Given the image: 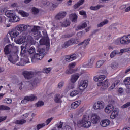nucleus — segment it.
<instances>
[{
  "label": "nucleus",
  "mask_w": 130,
  "mask_h": 130,
  "mask_svg": "<svg viewBox=\"0 0 130 130\" xmlns=\"http://www.w3.org/2000/svg\"><path fill=\"white\" fill-rule=\"evenodd\" d=\"M24 77L27 80H30L31 86H35L40 82V78L38 77L37 73L33 71H24L23 72Z\"/></svg>",
  "instance_id": "f257e3e1"
},
{
  "label": "nucleus",
  "mask_w": 130,
  "mask_h": 130,
  "mask_svg": "<svg viewBox=\"0 0 130 130\" xmlns=\"http://www.w3.org/2000/svg\"><path fill=\"white\" fill-rule=\"evenodd\" d=\"M91 122L90 121V117L89 115H84L83 116L82 119L78 121L77 122V125L79 127H85V128H88L91 126Z\"/></svg>",
  "instance_id": "f03ea898"
},
{
  "label": "nucleus",
  "mask_w": 130,
  "mask_h": 130,
  "mask_svg": "<svg viewBox=\"0 0 130 130\" xmlns=\"http://www.w3.org/2000/svg\"><path fill=\"white\" fill-rule=\"evenodd\" d=\"M105 79V75H100L98 78L99 83L98 86L100 87V90H105L109 87V83H108V80H106L104 82H102L103 80Z\"/></svg>",
  "instance_id": "7ed1b4c3"
},
{
  "label": "nucleus",
  "mask_w": 130,
  "mask_h": 130,
  "mask_svg": "<svg viewBox=\"0 0 130 130\" xmlns=\"http://www.w3.org/2000/svg\"><path fill=\"white\" fill-rule=\"evenodd\" d=\"M40 30V27L36 26H34L33 28L31 29V31L34 35H35L34 37L36 40H38L39 39L42 38V36L40 34V31H39Z\"/></svg>",
  "instance_id": "20e7f679"
},
{
  "label": "nucleus",
  "mask_w": 130,
  "mask_h": 130,
  "mask_svg": "<svg viewBox=\"0 0 130 130\" xmlns=\"http://www.w3.org/2000/svg\"><path fill=\"white\" fill-rule=\"evenodd\" d=\"M8 60L12 63H16V62L19 61L18 52H12L11 55L8 56Z\"/></svg>",
  "instance_id": "39448f33"
},
{
  "label": "nucleus",
  "mask_w": 130,
  "mask_h": 130,
  "mask_svg": "<svg viewBox=\"0 0 130 130\" xmlns=\"http://www.w3.org/2000/svg\"><path fill=\"white\" fill-rule=\"evenodd\" d=\"M31 27H32L31 25H29L28 24H21L17 25L16 29L17 31H19V32H21L22 33V32H26V31H27V29H29V28L31 29Z\"/></svg>",
  "instance_id": "423d86ee"
},
{
  "label": "nucleus",
  "mask_w": 130,
  "mask_h": 130,
  "mask_svg": "<svg viewBox=\"0 0 130 130\" xmlns=\"http://www.w3.org/2000/svg\"><path fill=\"white\" fill-rule=\"evenodd\" d=\"M109 105L105 108V112L108 114L110 113L111 111H113V109H114L113 104H114L115 102L113 100H111L109 102Z\"/></svg>",
  "instance_id": "0eeeda50"
},
{
  "label": "nucleus",
  "mask_w": 130,
  "mask_h": 130,
  "mask_svg": "<svg viewBox=\"0 0 130 130\" xmlns=\"http://www.w3.org/2000/svg\"><path fill=\"white\" fill-rule=\"evenodd\" d=\"M88 80H82L78 83V88L81 91H84L88 87Z\"/></svg>",
  "instance_id": "6e6552de"
},
{
  "label": "nucleus",
  "mask_w": 130,
  "mask_h": 130,
  "mask_svg": "<svg viewBox=\"0 0 130 130\" xmlns=\"http://www.w3.org/2000/svg\"><path fill=\"white\" fill-rule=\"evenodd\" d=\"M79 41L78 40H75V39H71L66 42H65L63 45H62V48H67L71 45H73L74 43H78Z\"/></svg>",
  "instance_id": "1a4fd4ad"
},
{
  "label": "nucleus",
  "mask_w": 130,
  "mask_h": 130,
  "mask_svg": "<svg viewBox=\"0 0 130 130\" xmlns=\"http://www.w3.org/2000/svg\"><path fill=\"white\" fill-rule=\"evenodd\" d=\"M15 46L14 43L6 46L4 49L5 54H10L12 52L13 49L15 48Z\"/></svg>",
  "instance_id": "9d476101"
},
{
  "label": "nucleus",
  "mask_w": 130,
  "mask_h": 130,
  "mask_svg": "<svg viewBox=\"0 0 130 130\" xmlns=\"http://www.w3.org/2000/svg\"><path fill=\"white\" fill-rule=\"evenodd\" d=\"M44 57V54H39V53H36L31 57L32 61H35V60H40Z\"/></svg>",
  "instance_id": "9b49d317"
},
{
  "label": "nucleus",
  "mask_w": 130,
  "mask_h": 130,
  "mask_svg": "<svg viewBox=\"0 0 130 130\" xmlns=\"http://www.w3.org/2000/svg\"><path fill=\"white\" fill-rule=\"evenodd\" d=\"M95 57H92L88 60V62L86 64H84L83 66V68H93V64L94 63V61H95Z\"/></svg>",
  "instance_id": "f8f14e48"
},
{
  "label": "nucleus",
  "mask_w": 130,
  "mask_h": 130,
  "mask_svg": "<svg viewBox=\"0 0 130 130\" xmlns=\"http://www.w3.org/2000/svg\"><path fill=\"white\" fill-rule=\"evenodd\" d=\"M25 41H26V36L21 35L16 40V42L17 44H23Z\"/></svg>",
  "instance_id": "ddd939ff"
},
{
  "label": "nucleus",
  "mask_w": 130,
  "mask_h": 130,
  "mask_svg": "<svg viewBox=\"0 0 130 130\" xmlns=\"http://www.w3.org/2000/svg\"><path fill=\"white\" fill-rule=\"evenodd\" d=\"M66 16H67V12L66 11H61L55 16V18L57 20H61L63 19Z\"/></svg>",
  "instance_id": "4468645a"
},
{
  "label": "nucleus",
  "mask_w": 130,
  "mask_h": 130,
  "mask_svg": "<svg viewBox=\"0 0 130 130\" xmlns=\"http://www.w3.org/2000/svg\"><path fill=\"white\" fill-rule=\"evenodd\" d=\"M19 21H20V17L15 15V14L11 18H9V22H10V23H16L17 22H19Z\"/></svg>",
  "instance_id": "2eb2a0df"
},
{
  "label": "nucleus",
  "mask_w": 130,
  "mask_h": 130,
  "mask_svg": "<svg viewBox=\"0 0 130 130\" xmlns=\"http://www.w3.org/2000/svg\"><path fill=\"white\" fill-rule=\"evenodd\" d=\"M69 19L73 23H77V20H78V15L77 14L74 13L69 15Z\"/></svg>",
  "instance_id": "dca6fc26"
},
{
  "label": "nucleus",
  "mask_w": 130,
  "mask_h": 130,
  "mask_svg": "<svg viewBox=\"0 0 130 130\" xmlns=\"http://www.w3.org/2000/svg\"><path fill=\"white\" fill-rule=\"evenodd\" d=\"M9 35H10L11 38H15V37H17L20 35V32L16 29H13L9 32Z\"/></svg>",
  "instance_id": "f3484780"
},
{
  "label": "nucleus",
  "mask_w": 130,
  "mask_h": 130,
  "mask_svg": "<svg viewBox=\"0 0 130 130\" xmlns=\"http://www.w3.org/2000/svg\"><path fill=\"white\" fill-rule=\"evenodd\" d=\"M77 58V56L76 54H74L70 56H65V60L66 61H73V60H75Z\"/></svg>",
  "instance_id": "a211bd4d"
},
{
  "label": "nucleus",
  "mask_w": 130,
  "mask_h": 130,
  "mask_svg": "<svg viewBox=\"0 0 130 130\" xmlns=\"http://www.w3.org/2000/svg\"><path fill=\"white\" fill-rule=\"evenodd\" d=\"M118 112H119L118 109H115L111 113V114L110 115V118H111L112 119H114V118L117 117V116L118 115Z\"/></svg>",
  "instance_id": "6ab92c4d"
},
{
  "label": "nucleus",
  "mask_w": 130,
  "mask_h": 130,
  "mask_svg": "<svg viewBox=\"0 0 130 130\" xmlns=\"http://www.w3.org/2000/svg\"><path fill=\"white\" fill-rule=\"evenodd\" d=\"M40 44L41 45H46V46L49 48V41L44 38H43L40 40Z\"/></svg>",
  "instance_id": "aec40b11"
},
{
  "label": "nucleus",
  "mask_w": 130,
  "mask_h": 130,
  "mask_svg": "<svg viewBox=\"0 0 130 130\" xmlns=\"http://www.w3.org/2000/svg\"><path fill=\"white\" fill-rule=\"evenodd\" d=\"M91 120L93 124H96L98 122V115L97 114H92L91 117Z\"/></svg>",
  "instance_id": "412c9836"
},
{
  "label": "nucleus",
  "mask_w": 130,
  "mask_h": 130,
  "mask_svg": "<svg viewBox=\"0 0 130 130\" xmlns=\"http://www.w3.org/2000/svg\"><path fill=\"white\" fill-rule=\"evenodd\" d=\"M81 103L82 102L80 100L76 101L71 104V107L73 108V109H76V108L79 107V106Z\"/></svg>",
  "instance_id": "4be33fe9"
},
{
  "label": "nucleus",
  "mask_w": 130,
  "mask_h": 130,
  "mask_svg": "<svg viewBox=\"0 0 130 130\" xmlns=\"http://www.w3.org/2000/svg\"><path fill=\"white\" fill-rule=\"evenodd\" d=\"M79 76L78 74H75L72 75L70 80L71 83H72L73 84L76 83V82L78 81V79H79Z\"/></svg>",
  "instance_id": "5701e85b"
},
{
  "label": "nucleus",
  "mask_w": 130,
  "mask_h": 130,
  "mask_svg": "<svg viewBox=\"0 0 130 130\" xmlns=\"http://www.w3.org/2000/svg\"><path fill=\"white\" fill-rule=\"evenodd\" d=\"M42 3L43 5H44L46 7H53V8H55V7H56V5L53 4L50 2L47 1L46 0L43 1Z\"/></svg>",
  "instance_id": "b1692460"
},
{
  "label": "nucleus",
  "mask_w": 130,
  "mask_h": 130,
  "mask_svg": "<svg viewBox=\"0 0 130 130\" xmlns=\"http://www.w3.org/2000/svg\"><path fill=\"white\" fill-rule=\"evenodd\" d=\"M110 124V121L109 120H102L100 123V125L101 126H103V127H106L108 126Z\"/></svg>",
  "instance_id": "393cba45"
},
{
  "label": "nucleus",
  "mask_w": 130,
  "mask_h": 130,
  "mask_svg": "<svg viewBox=\"0 0 130 130\" xmlns=\"http://www.w3.org/2000/svg\"><path fill=\"white\" fill-rule=\"evenodd\" d=\"M90 40H91V39L90 38L85 40L83 42L79 43L78 45L79 46L82 45L83 47V48H86L88 44H89V42H90Z\"/></svg>",
  "instance_id": "a878e982"
},
{
  "label": "nucleus",
  "mask_w": 130,
  "mask_h": 130,
  "mask_svg": "<svg viewBox=\"0 0 130 130\" xmlns=\"http://www.w3.org/2000/svg\"><path fill=\"white\" fill-rule=\"evenodd\" d=\"M14 14L15 11L13 10H7L5 13L6 17H8V18H10V19H11V18H12L14 16Z\"/></svg>",
  "instance_id": "bb28decb"
},
{
  "label": "nucleus",
  "mask_w": 130,
  "mask_h": 130,
  "mask_svg": "<svg viewBox=\"0 0 130 130\" xmlns=\"http://www.w3.org/2000/svg\"><path fill=\"white\" fill-rule=\"evenodd\" d=\"M89 23L90 22H89V21L85 20L84 22H83L82 25H79L77 27V28L79 29H84V28H86V27H87L88 26V25H89Z\"/></svg>",
  "instance_id": "cd10ccee"
},
{
  "label": "nucleus",
  "mask_w": 130,
  "mask_h": 130,
  "mask_svg": "<svg viewBox=\"0 0 130 130\" xmlns=\"http://www.w3.org/2000/svg\"><path fill=\"white\" fill-rule=\"evenodd\" d=\"M120 38L121 44H122L123 45H125V44H128V42H127L126 36H123Z\"/></svg>",
  "instance_id": "c85d7f7f"
},
{
  "label": "nucleus",
  "mask_w": 130,
  "mask_h": 130,
  "mask_svg": "<svg viewBox=\"0 0 130 130\" xmlns=\"http://www.w3.org/2000/svg\"><path fill=\"white\" fill-rule=\"evenodd\" d=\"M61 98H62V96L60 95L59 94H57L55 95L54 101L57 103H61L62 101H61Z\"/></svg>",
  "instance_id": "c756f323"
},
{
  "label": "nucleus",
  "mask_w": 130,
  "mask_h": 130,
  "mask_svg": "<svg viewBox=\"0 0 130 130\" xmlns=\"http://www.w3.org/2000/svg\"><path fill=\"white\" fill-rule=\"evenodd\" d=\"M85 3V0H79L76 4H75L73 6L74 9H78L80 6H82V5H84Z\"/></svg>",
  "instance_id": "7c9ffc66"
},
{
  "label": "nucleus",
  "mask_w": 130,
  "mask_h": 130,
  "mask_svg": "<svg viewBox=\"0 0 130 130\" xmlns=\"http://www.w3.org/2000/svg\"><path fill=\"white\" fill-rule=\"evenodd\" d=\"M104 106H105V105L103 101H98V110H102L104 108Z\"/></svg>",
  "instance_id": "2f4dec72"
},
{
  "label": "nucleus",
  "mask_w": 130,
  "mask_h": 130,
  "mask_svg": "<svg viewBox=\"0 0 130 130\" xmlns=\"http://www.w3.org/2000/svg\"><path fill=\"white\" fill-rule=\"evenodd\" d=\"M18 14H19V15H21L22 17H29V13L23 10H19L18 11Z\"/></svg>",
  "instance_id": "473e14b6"
},
{
  "label": "nucleus",
  "mask_w": 130,
  "mask_h": 130,
  "mask_svg": "<svg viewBox=\"0 0 130 130\" xmlns=\"http://www.w3.org/2000/svg\"><path fill=\"white\" fill-rule=\"evenodd\" d=\"M29 62V60L27 59V60H25L24 59L21 58L20 62L17 64L18 66H24Z\"/></svg>",
  "instance_id": "72a5a7b5"
},
{
  "label": "nucleus",
  "mask_w": 130,
  "mask_h": 130,
  "mask_svg": "<svg viewBox=\"0 0 130 130\" xmlns=\"http://www.w3.org/2000/svg\"><path fill=\"white\" fill-rule=\"evenodd\" d=\"M4 13V11L0 10V15H2ZM6 22V17L3 15H0V24L2 23H5Z\"/></svg>",
  "instance_id": "f704fd0d"
},
{
  "label": "nucleus",
  "mask_w": 130,
  "mask_h": 130,
  "mask_svg": "<svg viewBox=\"0 0 130 130\" xmlns=\"http://www.w3.org/2000/svg\"><path fill=\"white\" fill-rule=\"evenodd\" d=\"M108 23H109V21H108V20H104L98 24V27L99 28H101V27H103L104 25H107Z\"/></svg>",
  "instance_id": "c9c22d12"
},
{
  "label": "nucleus",
  "mask_w": 130,
  "mask_h": 130,
  "mask_svg": "<svg viewBox=\"0 0 130 130\" xmlns=\"http://www.w3.org/2000/svg\"><path fill=\"white\" fill-rule=\"evenodd\" d=\"M120 53L117 50H114L110 54L111 58H113L115 55H119Z\"/></svg>",
  "instance_id": "e433bc0d"
},
{
  "label": "nucleus",
  "mask_w": 130,
  "mask_h": 130,
  "mask_svg": "<svg viewBox=\"0 0 130 130\" xmlns=\"http://www.w3.org/2000/svg\"><path fill=\"white\" fill-rule=\"evenodd\" d=\"M79 93L80 91H79L78 90H74L70 92V95L71 97H75L77 96V95H79Z\"/></svg>",
  "instance_id": "4c0bfd02"
},
{
  "label": "nucleus",
  "mask_w": 130,
  "mask_h": 130,
  "mask_svg": "<svg viewBox=\"0 0 130 130\" xmlns=\"http://www.w3.org/2000/svg\"><path fill=\"white\" fill-rule=\"evenodd\" d=\"M128 51H130V48L121 49L120 50V52H119L120 54H119V55H121V54H122V53H124L125 52H128Z\"/></svg>",
  "instance_id": "58836bf2"
},
{
  "label": "nucleus",
  "mask_w": 130,
  "mask_h": 130,
  "mask_svg": "<svg viewBox=\"0 0 130 130\" xmlns=\"http://www.w3.org/2000/svg\"><path fill=\"white\" fill-rule=\"evenodd\" d=\"M71 22L69 20H66L64 21L63 23L61 22V27H68V26L70 25Z\"/></svg>",
  "instance_id": "ea45409f"
},
{
  "label": "nucleus",
  "mask_w": 130,
  "mask_h": 130,
  "mask_svg": "<svg viewBox=\"0 0 130 130\" xmlns=\"http://www.w3.org/2000/svg\"><path fill=\"white\" fill-rule=\"evenodd\" d=\"M79 15L83 16L84 18H87V12L85 10H81L79 11Z\"/></svg>",
  "instance_id": "a19ab883"
},
{
  "label": "nucleus",
  "mask_w": 130,
  "mask_h": 130,
  "mask_svg": "<svg viewBox=\"0 0 130 130\" xmlns=\"http://www.w3.org/2000/svg\"><path fill=\"white\" fill-rule=\"evenodd\" d=\"M45 126V123H41L37 125L36 128L37 130L41 129V128H43Z\"/></svg>",
  "instance_id": "79ce46f5"
},
{
  "label": "nucleus",
  "mask_w": 130,
  "mask_h": 130,
  "mask_svg": "<svg viewBox=\"0 0 130 130\" xmlns=\"http://www.w3.org/2000/svg\"><path fill=\"white\" fill-rule=\"evenodd\" d=\"M43 105H44V102L41 101L38 102L36 104V107H41Z\"/></svg>",
  "instance_id": "37998d69"
},
{
  "label": "nucleus",
  "mask_w": 130,
  "mask_h": 130,
  "mask_svg": "<svg viewBox=\"0 0 130 130\" xmlns=\"http://www.w3.org/2000/svg\"><path fill=\"white\" fill-rule=\"evenodd\" d=\"M0 110H10V107L7 106L1 105L0 106Z\"/></svg>",
  "instance_id": "c03bdc74"
},
{
  "label": "nucleus",
  "mask_w": 130,
  "mask_h": 130,
  "mask_svg": "<svg viewBox=\"0 0 130 130\" xmlns=\"http://www.w3.org/2000/svg\"><path fill=\"white\" fill-rule=\"evenodd\" d=\"M124 84L126 86L127 85H130V77H127L124 79Z\"/></svg>",
  "instance_id": "a18cd8bd"
},
{
  "label": "nucleus",
  "mask_w": 130,
  "mask_h": 130,
  "mask_svg": "<svg viewBox=\"0 0 130 130\" xmlns=\"http://www.w3.org/2000/svg\"><path fill=\"white\" fill-rule=\"evenodd\" d=\"M26 122V120H17L15 122V123L16 124H24V123H25Z\"/></svg>",
  "instance_id": "49530a36"
},
{
  "label": "nucleus",
  "mask_w": 130,
  "mask_h": 130,
  "mask_svg": "<svg viewBox=\"0 0 130 130\" xmlns=\"http://www.w3.org/2000/svg\"><path fill=\"white\" fill-rule=\"evenodd\" d=\"M109 30H117V28L115 26V24H112L109 26Z\"/></svg>",
  "instance_id": "de8ad7c7"
},
{
  "label": "nucleus",
  "mask_w": 130,
  "mask_h": 130,
  "mask_svg": "<svg viewBox=\"0 0 130 130\" xmlns=\"http://www.w3.org/2000/svg\"><path fill=\"white\" fill-rule=\"evenodd\" d=\"M52 120H53V117H51L47 119L45 123V125H48Z\"/></svg>",
  "instance_id": "09e8293b"
},
{
  "label": "nucleus",
  "mask_w": 130,
  "mask_h": 130,
  "mask_svg": "<svg viewBox=\"0 0 130 130\" xmlns=\"http://www.w3.org/2000/svg\"><path fill=\"white\" fill-rule=\"evenodd\" d=\"M29 97V100L30 101H34V100H37V97L34 94H31Z\"/></svg>",
  "instance_id": "8fccbe9b"
},
{
  "label": "nucleus",
  "mask_w": 130,
  "mask_h": 130,
  "mask_svg": "<svg viewBox=\"0 0 130 130\" xmlns=\"http://www.w3.org/2000/svg\"><path fill=\"white\" fill-rule=\"evenodd\" d=\"M28 52L29 54H33L35 52V48L34 47H30V48L28 50Z\"/></svg>",
  "instance_id": "3c124183"
},
{
  "label": "nucleus",
  "mask_w": 130,
  "mask_h": 130,
  "mask_svg": "<svg viewBox=\"0 0 130 130\" xmlns=\"http://www.w3.org/2000/svg\"><path fill=\"white\" fill-rule=\"evenodd\" d=\"M118 67V63L116 62H114L112 64V68L114 70L115 69H117Z\"/></svg>",
  "instance_id": "603ef678"
},
{
  "label": "nucleus",
  "mask_w": 130,
  "mask_h": 130,
  "mask_svg": "<svg viewBox=\"0 0 130 130\" xmlns=\"http://www.w3.org/2000/svg\"><path fill=\"white\" fill-rule=\"evenodd\" d=\"M45 51V50L43 48H41V49L39 48L38 49V53H39V54H41V55L44 54Z\"/></svg>",
  "instance_id": "864d4df0"
},
{
  "label": "nucleus",
  "mask_w": 130,
  "mask_h": 130,
  "mask_svg": "<svg viewBox=\"0 0 130 130\" xmlns=\"http://www.w3.org/2000/svg\"><path fill=\"white\" fill-rule=\"evenodd\" d=\"M4 102L5 103H7V104H10L12 103V99H5L4 100Z\"/></svg>",
  "instance_id": "5fc2aeb1"
},
{
  "label": "nucleus",
  "mask_w": 130,
  "mask_h": 130,
  "mask_svg": "<svg viewBox=\"0 0 130 130\" xmlns=\"http://www.w3.org/2000/svg\"><path fill=\"white\" fill-rule=\"evenodd\" d=\"M63 84H64V82L63 81H61L59 82L58 84V89H61L62 87L63 86Z\"/></svg>",
  "instance_id": "6e6d98bb"
},
{
  "label": "nucleus",
  "mask_w": 130,
  "mask_h": 130,
  "mask_svg": "<svg viewBox=\"0 0 130 130\" xmlns=\"http://www.w3.org/2000/svg\"><path fill=\"white\" fill-rule=\"evenodd\" d=\"M130 106V102H128L122 106V108H127Z\"/></svg>",
  "instance_id": "4d7b16f0"
},
{
  "label": "nucleus",
  "mask_w": 130,
  "mask_h": 130,
  "mask_svg": "<svg viewBox=\"0 0 130 130\" xmlns=\"http://www.w3.org/2000/svg\"><path fill=\"white\" fill-rule=\"evenodd\" d=\"M50 71H51V68H44V73H46V74H48Z\"/></svg>",
  "instance_id": "13d9d810"
},
{
  "label": "nucleus",
  "mask_w": 130,
  "mask_h": 130,
  "mask_svg": "<svg viewBox=\"0 0 130 130\" xmlns=\"http://www.w3.org/2000/svg\"><path fill=\"white\" fill-rule=\"evenodd\" d=\"M62 130H73V129L70 126L66 125L64 127L62 128Z\"/></svg>",
  "instance_id": "bf43d9fd"
},
{
  "label": "nucleus",
  "mask_w": 130,
  "mask_h": 130,
  "mask_svg": "<svg viewBox=\"0 0 130 130\" xmlns=\"http://www.w3.org/2000/svg\"><path fill=\"white\" fill-rule=\"evenodd\" d=\"M32 11L34 14H37V13H38L39 12V10H38V9H37L35 7H33L32 8Z\"/></svg>",
  "instance_id": "052dcab7"
},
{
  "label": "nucleus",
  "mask_w": 130,
  "mask_h": 130,
  "mask_svg": "<svg viewBox=\"0 0 130 130\" xmlns=\"http://www.w3.org/2000/svg\"><path fill=\"white\" fill-rule=\"evenodd\" d=\"M90 9L92 11H97V10H98V6H91L90 7Z\"/></svg>",
  "instance_id": "680f3d73"
},
{
  "label": "nucleus",
  "mask_w": 130,
  "mask_h": 130,
  "mask_svg": "<svg viewBox=\"0 0 130 130\" xmlns=\"http://www.w3.org/2000/svg\"><path fill=\"white\" fill-rule=\"evenodd\" d=\"M75 66H76V63H71L69 64V69H72L75 68Z\"/></svg>",
  "instance_id": "e2e57ef3"
},
{
  "label": "nucleus",
  "mask_w": 130,
  "mask_h": 130,
  "mask_svg": "<svg viewBox=\"0 0 130 130\" xmlns=\"http://www.w3.org/2000/svg\"><path fill=\"white\" fill-rule=\"evenodd\" d=\"M124 76V74H123V72H120L119 75L117 76V77L119 79H121L122 78H123Z\"/></svg>",
  "instance_id": "0e129e2a"
},
{
  "label": "nucleus",
  "mask_w": 130,
  "mask_h": 130,
  "mask_svg": "<svg viewBox=\"0 0 130 130\" xmlns=\"http://www.w3.org/2000/svg\"><path fill=\"white\" fill-rule=\"evenodd\" d=\"M93 109H94V110H98V102L94 104Z\"/></svg>",
  "instance_id": "69168bd1"
},
{
  "label": "nucleus",
  "mask_w": 130,
  "mask_h": 130,
  "mask_svg": "<svg viewBox=\"0 0 130 130\" xmlns=\"http://www.w3.org/2000/svg\"><path fill=\"white\" fill-rule=\"evenodd\" d=\"M103 63H104V60H100V61H99V68H100V67H101V66H102L103 64Z\"/></svg>",
  "instance_id": "338daca9"
},
{
  "label": "nucleus",
  "mask_w": 130,
  "mask_h": 130,
  "mask_svg": "<svg viewBox=\"0 0 130 130\" xmlns=\"http://www.w3.org/2000/svg\"><path fill=\"white\" fill-rule=\"evenodd\" d=\"M126 38L127 39V41L128 42V44L130 43V34L126 36Z\"/></svg>",
  "instance_id": "774afa93"
}]
</instances>
